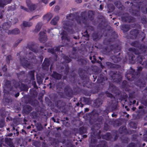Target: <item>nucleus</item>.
Masks as SVG:
<instances>
[{"label": "nucleus", "mask_w": 147, "mask_h": 147, "mask_svg": "<svg viewBox=\"0 0 147 147\" xmlns=\"http://www.w3.org/2000/svg\"><path fill=\"white\" fill-rule=\"evenodd\" d=\"M133 0L134 4L131 3L130 4H132L131 9L129 10V12L132 15L135 16H140V9L143 13L147 14V8L146 7V4L143 0Z\"/></svg>", "instance_id": "obj_1"}, {"label": "nucleus", "mask_w": 147, "mask_h": 147, "mask_svg": "<svg viewBox=\"0 0 147 147\" xmlns=\"http://www.w3.org/2000/svg\"><path fill=\"white\" fill-rule=\"evenodd\" d=\"M138 72L135 71V69L132 67H130V70L127 71L125 75V76L127 80L129 81H134V83L135 85L141 88L145 86V82L143 79H138L137 81L135 80L138 77Z\"/></svg>", "instance_id": "obj_2"}, {"label": "nucleus", "mask_w": 147, "mask_h": 147, "mask_svg": "<svg viewBox=\"0 0 147 147\" xmlns=\"http://www.w3.org/2000/svg\"><path fill=\"white\" fill-rule=\"evenodd\" d=\"M20 60L22 65L24 68H29V67L32 65V63L34 62L36 60V56L31 52L29 53L27 57L22 56L20 57Z\"/></svg>", "instance_id": "obj_3"}, {"label": "nucleus", "mask_w": 147, "mask_h": 147, "mask_svg": "<svg viewBox=\"0 0 147 147\" xmlns=\"http://www.w3.org/2000/svg\"><path fill=\"white\" fill-rule=\"evenodd\" d=\"M86 12L85 11L82 12L80 16L78 15L75 16L74 14L70 13L66 16L67 19L72 21L75 19L78 24H81L82 23L85 24L86 22Z\"/></svg>", "instance_id": "obj_4"}, {"label": "nucleus", "mask_w": 147, "mask_h": 147, "mask_svg": "<svg viewBox=\"0 0 147 147\" xmlns=\"http://www.w3.org/2000/svg\"><path fill=\"white\" fill-rule=\"evenodd\" d=\"M81 89L78 86L73 87L72 89L69 85L66 86L64 88L63 91L65 95L67 97L72 98L74 95H77L80 93Z\"/></svg>", "instance_id": "obj_5"}, {"label": "nucleus", "mask_w": 147, "mask_h": 147, "mask_svg": "<svg viewBox=\"0 0 147 147\" xmlns=\"http://www.w3.org/2000/svg\"><path fill=\"white\" fill-rule=\"evenodd\" d=\"M128 50L130 52L134 53L135 54L138 55V56L136 58L137 63L141 64L144 67L147 68V60H145L144 56H141L142 54L144 56H147V55H144L142 53L141 50H140V52L139 50L135 48H130Z\"/></svg>", "instance_id": "obj_6"}, {"label": "nucleus", "mask_w": 147, "mask_h": 147, "mask_svg": "<svg viewBox=\"0 0 147 147\" xmlns=\"http://www.w3.org/2000/svg\"><path fill=\"white\" fill-rule=\"evenodd\" d=\"M120 44H115L109 46V48L108 47H105L103 49V51L109 54L111 52L113 51L114 53L119 52L121 49Z\"/></svg>", "instance_id": "obj_7"}, {"label": "nucleus", "mask_w": 147, "mask_h": 147, "mask_svg": "<svg viewBox=\"0 0 147 147\" xmlns=\"http://www.w3.org/2000/svg\"><path fill=\"white\" fill-rule=\"evenodd\" d=\"M131 45L134 47L138 48L141 50L143 54L144 55H147V48L144 45L142 44L138 41H135L131 42Z\"/></svg>", "instance_id": "obj_8"}, {"label": "nucleus", "mask_w": 147, "mask_h": 147, "mask_svg": "<svg viewBox=\"0 0 147 147\" xmlns=\"http://www.w3.org/2000/svg\"><path fill=\"white\" fill-rule=\"evenodd\" d=\"M117 71H112L110 73V74H112V75H111L112 81L118 83L121 81L122 78L120 75L117 74Z\"/></svg>", "instance_id": "obj_9"}, {"label": "nucleus", "mask_w": 147, "mask_h": 147, "mask_svg": "<svg viewBox=\"0 0 147 147\" xmlns=\"http://www.w3.org/2000/svg\"><path fill=\"white\" fill-rule=\"evenodd\" d=\"M73 24L69 21H66L63 24V28L69 33H72L73 32Z\"/></svg>", "instance_id": "obj_10"}, {"label": "nucleus", "mask_w": 147, "mask_h": 147, "mask_svg": "<svg viewBox=\"0 0 147 147\" xmlns=\"http://www.w3.org/2000/svg\"><path fill=\"white\" fill-rule=\"evenodd\" d=\"M51 57L45 58L42 64V68L43 69L47 70L49 69V66L51 64Z\"/></svg>", "instance_id": "obj_11"}, {"label": "nucleus", "mask_w": 147, "mask_h": 147, "mask_svg": "<svg viewBox=\"0 0 147 147\" xmlns=\"http://www.w3.org/2000/svg\"><path fill=\"white\" fill-rule=\"evenodd\" d=\"M103 35V34L101 32H95L92 33L91 36L94 41H97L102 38Z\"/></svg>", "instance_id": "obj_12"}, {"label": "nucleus", "mask_w": 147, "mask_h": 147, "mask_svg": "<svg viewBox=\"0 0 147 147\" xmlns=\"http://www.w3.org/2000/svg\"><path fill=\"white\" fill-rule=\"evenodd\" d=\"M39 41L42 43H45L47 40V37L46 33L44 32L41 31L39 33Z\"/></svg>", "instance_id": "obj_13"}, {"label": "nucleus", "mask_w": 147, "mask_h": 147, "mask_svg": "<svg viewBox=\"0 0 147 147\" xmlns=\"http://www.w3.org/2000/svg\"><path fill=\"white\" fill-rule=\"evenodd\" d=\"M130 38L132 39H135L137 37L139 33V30L136 29L131 30L130 31Z\"/></svg>", "instance_id": "obj_14"}, {"label": "nucleus", "mask_w": 147, "mask_h": 147, "mask_svg": "<svg viewBox=\"0 0 147 147\" xmlns=\"http://www.w3.org/2000/svg\"><path fill=\"white\" fill-rule=\"evenodd\" d=\"M106 64L107 67L110 69H118L120 67L119 65L113 64L109 62H106Z\"/></svg>", "instance_id": "obj_15"}, {"label": "nucleus", "mask_w": 147, "mask_h": 147, "mask_svg": "<svg viewBox=\"0 0 147 147\" xmlns=\"http://www.w3.org/2000/svg\"><path fill=\"white\" fill-rule=\"evenodd\" d=\"M120 54V53H119L118 55H113L111 57V59L115 63H117L121 61V58L119 56Z\"/></svg>", "instance_id": "obj_16"}, {"label": "nucleus", "mask_w": 147, "mask_h": 147, "mask_svg": "<svg viewBox=\"0 0 147 147\" xmlns=\"http://www.w3.org/2000/svg\"><path fill=\"white\" fill-rule=\"evenodd\" d=\"M51 76L53 78L57 80H60L62 78V75L61 74L54 71H53V73L51 75Z\"/></svg>", "instance_id": "obj_17"}, {"label": "nucleus", "mask_w": 147, "mask_h": 147, "mask_svg": "<svg viewBox=\"0 0 147 147\" xmlns=\"http://www.w3.org/2000/svg\"><path fill=\"white\" fill-rule=\"evenodd\" d=\"M107 80V78L106 77H105L103 74H101L98 78L97 82L98 83L100 84Z\"/></svg>", "instance_id": "obj_18"}, {"label": "nucleus", "mask_w": 147, "mask_h": 147, "mask_svg": "<svg viewBox=\"0 0 147 147\" xmlns=\"http://www.w3.org/2000/svg\"><path fill=\"white\" fill-rule=\"evenodd\" d=\"M102 104V102L100 99L97 98L94 101L93 105L95 107L98 108Z\"/></svg>", "instance_id": "obj_19"}, {"label": "nucleus", "mask_w": 147, "mask_h": 147, "mask_svg": "<svg viewBox=\"0 0 147 147\" xmlns=\"http://www.w3.org/2000/svg\"><path fill=\"white\" fill-rule=\"evenodd\" d=\"M61 34L62 35L61 38L62 40H67L68 42H69L70 38L68 36V35L66 32L63 31L61 33Z\"/></svg>", "instance_id": "obj_20"}, {"label": "nucleus", "mask_w": 147, "mask_h": 147, "mask_svg": "<svg viewBox=\"0 0 147 147\" xmlns=\"http://www.w3.org/2000/svg\"><path fill=\"white\" fill-rule=\"evenodd\" d=\"M32 110V107L29 105H26L23 108L22 112L23 113L28 114Z\"/></svg>", "instance_id": "obj_21"}, {"label": "nucleus", "mask_w": 147, "mask_h": 147, "mask_svg": "<svg viewBox=\"0 0 147 147\" xmlns=\"http://www.w3.org/2000/svg\"><path fill=\"white\" fill-rule=\"evenodd\" d=\"M35 44L33 42H32L31 44H28L27 45V47L29 49L35 53H37L38 52V50L37 49L34 48Z\"/></svg>", "instance_id": "obj_22"}, {"label": "nucleus", "mask_w": 147, "mask_h": 147, "mask_svg": "<svg viewBox=\"0 0 147 147\" xmlns=\"http://www.w3.org/2000/svg\"><path fill=\"white\" fill-rule=\"evenodd\" d=\"M121 28L123 32H127L130 29V25L128 24H123L121 26Z\"/></svg>", "instance_id": "obj_23"}, {"label": "nucleus", "mask_w": 147, "mask_h": 147, "mask_svg": "<svg viewBox=\"0 0 147 147\" xmlns=\"http://www.w3.org/2000/svg\"><path fill=\"white\" fill-rule=\"evenodd\" d=\"M102 138L107 141H110L113 138L111 134L109 132L106 133L105 134L102 135Z\"/></svg>", "instance_id": "obj_24"}, {"label": "nucleus", "mask_w": 147, "mask_h": 147, "mask_svg": "<svg viewBox=\"0 0 147 147\" xmlns=\"http://www.w3.org/2000/svg\"><path fill=\"white\" fill-rule=\"evenodd\" d=\"M25 71H22L18 73H16L17 77L20 80H22L25 77Z\"/></svg>", "instance_id": "obj_25"}, {"label": "nucleus", "mask_w": 147, "mask_h": 147, "mask_svg": "<svg viewBox=\"0 0 147 147\" xmlns=\"http://www.w3.org/2000/svg\"><path fill=\"white\" fill-rule=\"evenodd\" d=\"M129 16V14L128 13H124L121 17L122 21L125 22H128Z\"/></svg>", "instance_id": "obj_26"}, {"label": "nucleus", "mask_w": 147, "mask_h": 147, "mask_svg": "<svg viewBox=\"0 0 147 147\" xmlns=\"http://www.w3.org/2000/svg\"><path fill=\"white\" fill-rule=\"evenodd\" d=\"M5 143L8 145L9 147H15L11 138H5Z\"/></svg>", "instance_id": "obj_27"}, {"label": "nucleus", "mask_w": 147, "mask_h": 147, "mask_svg": "<svg viewBox=\"0 0 147 147\" xmlns=\"http://www.w3.org/2000/svg\"><path fill=\"white\" fill-rule=\"evenodd\" d=\"M32 23L31 22H28L26 21L23 22L22 24L21 25L22 29L23 30L24 28L27 27H30L32 25Z\"/></svg>", "instance_id": "obj_28"}, {"label": "nucleus", "mask_w": 147, "mask_h": 147, "mask_svg": "<svg viewBox=\"0 0 147 147\" xmlns=\"http://www.w3.org/2000/svg\"><path fill=\"white\" fill-rule=\"evenodd\" d=\"M5 24H3L2 25V28L1 27H0V39L1 40H2L3 39L5 38V36L3 34V31L2 30H6L7 29V28H5Z\"/></svg>", "instance_id": "obj_29"}, {"label": "nucleus", "mask_w": 147, "mask_h": 147, "mask_svg": "<svg viewBox=\"0 0 147 147\" xmlns=\"http://www.w3.org/2000/svg\"><path fill=\"white\" fill-rule=\"evenodd\" d=\"M20 32V31L18 28H16L11 30L8 31V33L9 34H18Z\"/></svg>", "instance_id": "obj_30"}, {"label": "nucleus", "mask_w": 147, "mask_h": 147, "mask_svg": "<svg viewBox=\"0 0 147 147\" xmlns=\"http://www.w3.org/2000/svg\"><path fill=\"white\" fill-rule=\"evenodd\" d=\"M99 144L96 145V147H108L107 142L104 140H100Z\"/></svg>", "instance_id": "obj_31"}, {"label": "nucleus", "mask_w": 147, "mask_h": 147, "mask_svg": "<svg viewBox=\"0 0 147 147\" xmlns=\"http://www.w3.org/2000/svg\"><path fill=\"white\" fill-rule=\"evenodd\" d=\"M129 62L131 64H134L135 63V57L133 54H130L129 55Z\"/></svg>", "instance_id": "obj_32"}, {"label": "nucleus", "mask_w": 147, "mask_h": 147, "mask_svg": "<svg viewBox=\"0 0 147 147\" xmlns=\"http://www.w3.org/2000/svg\"><path fill=\"white\" fill-rule=\"evenodd\" d=\"M90 138L91 143L93 144H96L97 142V140L94 133H92L91 134Z\"/></svg>", "instance_id": "obj_33"}, {"label": "nucleus", "mask_w": 147, "mask_h": 147, "mask_svg": "<svg viewBox=\"0 0 147 147\" xmlns=\"http://www.w3.org/2000/svg\"><path fill=\"white\" fill-rule=\"evenodd\" d=\"M35 71L32 70L29 71L28 74L27 75V77H28L29 76L31 80H34V73Z\"/></svg>", "instance_id": "obj_34"}, {"label": "nucleus", "mask_w": 147, "mask_h": 147, "mask_svg": "<svg viewBox=\"0 0 147 147\" xmlns=\"http://www.w3.org/2000/svg\"><path fill=\"white\" fill-rule=\"evenodd\" d=\"M59 18V16H57L55 17L51 22V24L53 25H55L57 23Z\"/></svg>", "instance_id": "obj_35"}, {"label": "nucleus", "mask_w": 147, "mask_h": 147, "mask_svg": "<svg viewBox=\"0 0 147 147\" xmlns=\"http://www.w3.org/2000/svg\"><path fill=\"white\" fill-rule=\"evenodd\" d=\"M52 17V14L50 13H47L44 16L43 18L44 20L48 22L51 19Z\"/></svg>", "instance_id": "obj_36"}, {"label": "nucleus", "mask_w": 147, "mask_h": 147, "mask_svg": "<svg viewBox=\"0 0 147 147\" xmlns=\"http://www.w3.org/2000/svg\"><path fill=\"white\" fill-rule=\"evenodd\" d=\"M94 13L92 11H89L88 12V18L90 21L94 19Z\"/></svg>", "instance_id": "obj_37"}, {"label": "nucleus", "mask_w": 147, "mask_h": 147, "mask_svg": "<svg viewBox=\"0 0 147 147\" xmlns=\"http://www.w3.org/2000/svg\"><path fill=\"white\" fill-rule=\"evenodd\" d=\"M114 4L115 6L119 9H122L123 5L121 2L119 1H115L114 2Z\"/></svg>", "instance_id": "obj_38"}, {"label": "nucleus", "mask_w": 147, "mask_h": 147, "mask_svg": "<svg viewBox=\"0 0 147 147\" xmlns=\"http://www.w3.org/2000/svg\"><path fill=\"white\" fill-rule=\"evenodd\" d=\"M87 132V129L83 126L80 127L79 129V133L80 135H82Z\"/></svg>", "instance_id": "obj_39"}, {"label": "nucleus", "mask_w": 147, "mask_h": 147, "mask_svg": "<svg viewBox=\"0 0 147 147\" xmlns=\"http://www.w3.org/2000/svg\"><path fill=\"white\" fill-rule=\"evenodd\" d=\"M20 88L21 90L25 91H27L28 90L27 85L22 83L21 84Z\"/></svg>", "instance_id": "obj_40"}, {"label": "nucleus", "mask_w": 147, "mask_h": 147, "mask_svg": "<svg viewBox=\"0 0 147 147\" xmlns=\"http://www.w3.org/2000/svg\"><path fill=\"white\" fill-rule=\"evenodd\" d=\"M117 120L114 119H106V122L110 125H113L115 124L116 123Z\"/></svg>", "instance_id": "obj_41"}, {"label": "nucleus", "mask_w": 147, "mask_h": 147, "mask_svg": "<svg viewBox=\"0 0 147 147\" xmlns=\"http://www.w3.org/2000/svg\"><path fill=\"white\" fill-rule=\"evenodd\" d=\"M86 30H87V32H91L94 31V28L92 26L88 25L86 26Z\"/></svg>", "instance_id": "obj_42"}, {"label": "nucleus", "mask_w": 147, "mask_h": 147, "mask_svg": "<svg viewBox=\"0 0 147 147\" xmlns=\"http://www.w3.org/2000/svg\"><path fill=\"white\" fill-rule=\"evenodd\" d=\"M41 23L40 22L38 23L36 26L35 29L34 30V31L35 32H37L39 31L41 28Z\"/></svg>", "instance_id": "obj_43"}, {"label": "nucleus", "mask_w": 147, "mask_h": 147, "mask_svg": "<svg viewBox=\"0 0 147 147\" xmlns=\"http://www.w3.org/2000/svg\"><path fill=\"white\" fill-rule=\"evenodd\" d=\"M127 130L126 128L124 126L120 127L119 129V131L121 134L125 133L126 131Z\"/></svg>", "instance_id": "obj_44"}, {"label": "nucleus", "mask_w": 147, "mask_h": 147, "mask_svg": "<svg viewBox=\"0 0 147 147\" xmlns=\"http://www.w3.org/2000/svg\"><path fill=\"white\" fill-rule=\"evenodd\" d=\"M83 85L84 87H86L88 88H91V84L88 81H86L85 82L84 81L83 83Z\"/></svg>", "instance_id": "obj_45"}, {"label": "nucleus", "mask_w": 147, "mask_h": 147, "mask_svg": "<svg viewBox=\"0 0 147 147\" xmlns=\"http://www.w3.org/2000/svg\"><path fill=\"white\" fill-rule=\"evenodd\" d=\"M7 112L3 109H0V116L2 118H5L6 116V113Z\"/></svg>", "instance_id": "obj_46"}, {"label": "nucleus", "mask_w": 147, "mask_h": 147, "mask_svg": "<svg viewBox=\"0 0 147 147\" xmlns=\"http://www.w3.org/2000/svg\"><path fill=\"white\" fill-rule=\"evenodd\" d=\"M129 125L130 127L136 129L137 127V124L134 121L130 122L129 124Z\"/></svg>", "instance_id": "obj_47"}, {"label": "nucleus", "mask_w": 147, "mask_h": 147, "mask_svg": "<svg viewBox=\"0 0 147 147\" xmlns=\"http://www.w3.org/2000/svg\"><path fill=\"white\" fill-rule=\"evenodd\" d=\"M63 58L65 62L67 63L70 62L71 60V59L68 56L64 55Z\"/></svg>", "instance_id": "obj_48"}, {"label": "nucleus", "mask_w": 147, "mask_h": 147, "mask_svg": "<svg viewBox=\"0 0 147 147\" xmlns=\"http://www.w3.org/2000/svg\"><path fill=\"white\" fill-rule=\"evenodd\" d=\"M141 22L143 24H147V20L146 16H144L141 18Z\"/></svg>", "instance_id": "obj_49"}, {"label": "nucleus", "mask_w": 147, "mask_h": 147, "mask_svg": "<svg viewBox=\"0 0 147 147\" xmlns=\"http://www.w3.org/2000/svg\"><path fill=\"white\" fill-rule=\"evenodd\" d=\"M32 145L35 147H39L40 145V142L37 141H33Z\"/></svg>", "instance_id": "obj_50"}, {"label": "nucleus", "mask_w": 147, "mask_h": 147, "mask_svg": "<svg viewBox=\"0 0 147 147\" xmlns=\"http://www.w3.org/2000/svg\"><path fill=\"white\" fill-rule=\"evenodd\" d=\"M28 7L30 11H33L36 8V6L34 4H32Z\"/></svg>", "instance_id": "obj_51"}, {"label": "nucleus", "mask_w": 147, "mask_h": 147, "mask_svg": "<svg viewBox=\"0 0 147 147\" xmlns=\"http://www.w3.org/2000/svg\"><path fill=\"white\" fill-rule=\"evenodd\" d=\"M135 21L136 19L134 17L131 16L130 15L129 16L128 22L129 23L134 22H135Z\"/></svg>", "instance_id": "obj_52"}, {"label": "nucleus", "mask_w": 147, "mask_h": 147, "mask_svg": "<svg viewBox=\"0 0 147 147\" xmlns=\"http://www.w3.org/2000/svg\"><path fill=\"white\" fill-rule=\"evenodd\" d=\"M111 42V39H105L103 40V43L106 45H108Z\"/></svg>", "instance_id": "obj_53"}, {"label": "nucleus", "mask_w": 147, "mask_h": 147, "mask_svg": "<svg viewBox=\"0 0 147 147\" xmlns=\"http://www.w3.org/2000/svg\"><path fill=\"white\" fill-rule=\"evenodd\" d=\"M84 34L83 35V36L86 37V40H89L90 36L88 34V32H87V30H86L84 32Z\"/></svg>", "instance_id": "obj_54"}, {"label": "nucleus", "mask_w": 147, "mask_h": 147, "mask_svg": "<svg viewBox=\"0 0 147 147\" xmlns=\"http://www.w3.org/2000/svg\"><path fill=\"white\" fill-rule=\"evenodd\" d=\"M48 52L52 54H55V51L54 48H49L48 49Z\"/></svg>", "instance_id": "obj_55"}, {"label": "nucleus", "mask_w": 147, "mask_h": 147, "mask_svg": "<svg viewBox=\"0 0 147 147\" xmlns=\"http://www.w3.org/2000/svg\"><path fill=\"white\" fill-rule=\"evenodd\" d=\"M22 40V39L21 38H20L18 39V40H16L15 42V43L13 45V47H16L19 44Z\"/></svg>", "instance_id": "obj_56"}, {"label": "nucleus", "mask_w": 147, "mask_h": 147, "mask_svg": "<svg viewBox=\"0 0 147 147\" xmlns=\"http://www.w3.org/2000/svg\"><path fill=\"white\" fill-rule=\"evenodd\" d=\"M83 101L85 104H88L90 102V99L88 98L84 97L83 98Z\"/></svg>", "instance_id": "obj_57"}, {"label": "nucleus", "mask_w": 147, "mask_h": 147, "mask_svg": "<svg viewBox=\"0 0 147 147\" xmlns=\"http://www.w3.org/2000/svg\"><path fill=\"white\" fill-rule=\"evenodd\" d=\"M104 129L106 131H108L109 129V126L105 122L104 124Z\"/></svg>", "instance_id": "obj_58"}, {"label": "nucleus", "mask_w": 147, "mask_h": 147, "mask_svg": "<svg viewBox=\"0 0 147 147\" xmlns=\"http://www.w3.org/2000/svg\"><path fill=\"white\" fill-rule=\"evenodd\" d=\"M12 60L11 56V55H8L6 58V61L8 64H9L10 61Z\"/></svg>", "instance_id": "obj_59"}, {"label": "nucleus", "mask_w": 147, "mask_h": 147, "mask_svg": "<svg viewBox=\"0 0 147 147\" xmlns=\"http://www.w3.org/2000/svg\"><path fill=\"white\" fill-rule=\"evenodd\" d=\"M141 102L142 104L145 106H147V99H142Z\"/></svg>", "instance_id": "obj_60"}, {"label": "nucleus", "mask_w": 147, "mask_h": 147, "mask_svg": "<svg viewBox=\"0 0 147 147\" xmlns=\"http://www.w3.org/2000/svg\"><path fill=\"white\" fill-rule=\"evenodd\" d=\"M5 5L6 4H5L4 0H0V7L3 8Z\"/></svg>", "instance_id": "obj_61"}, {"label": "nucleus", "mask_w": 147, "mask_h": 147, "mask_svg": "<svg viewBox=\"0 0 147 147\" xmlns=\"http://www.w3.org/2000/svg\"><path fill=\"white\" fill-rule=\"evenodd\" d=\"M111 36L114 39L117 38L118 37L117 34L115 31L112 32Z\"/></svg>", "instance_id": "obj_62"}, {"label": "nucleus", "mask_w": 147, "mask_h": 147, "mask_svg": "<svg viewBox=\"0 0 147 147\" xmlns=\"http://www.w3.org/2000/svg\"><path fill=\"white\" fill-rule=\"evenodd\" d=\"M69 67L68 66H67L66 67L65 70H64V73L66 75H67L68 74V73L69 72Z\"/></svg>", "instance_id": "obj_63"}, {"label": "nucleus", "mask_w": 147, "mask_h": 147, "mask_svg": "<svg viewBox=\"0 0 147 147\" xmlns=\"http://www.w3.org/2000/svg\"><path fill=\"white\" fill-rule=\"evenodd\" d=\"M127 147H137V145L134 143L131 142L130 143Z\"/></svg>", "instance_id": "obj_64"}]
</instances>
